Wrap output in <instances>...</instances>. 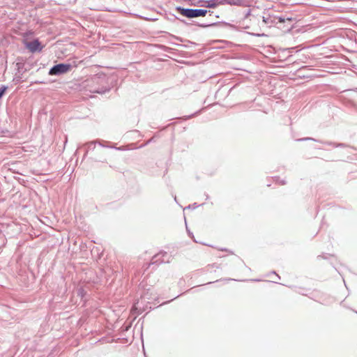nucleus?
I'll return each mask as SVG.
<instances>
[{
	"label": "nucleus",
	"instance_id": "obj_1",
	"mask_svg": "<svg viewBox=\"0 0 357 357\" xmlns=\"http://www.w3.org/2000/svg\"><path fill=\"white\" fill-rule=\"evenodd\" d=\"M82 87L86 91L100 94L109 91L111 89L105 74H98L87 78L82 82Z\"/></svg>",
	"mask_w": 357,
	"mask_h": 357
},
{
	"label": "nucleus",
	"instance_id": "obj_2",
	"mask_svg": "<svg viewBox=\"0 0 357 357\" xmlns=\"http://www.w3.org/2000/svg\"><path fill=\"white\" fill-rule=\"evenodd\" d=\"M73 68L70 63H60L53 66L49 70L50 75H61L69 72Z\"/></svg>",
	"mask_w": 357,
	"mask_h": 357
},
{
	"label": "nucleus",
	"instance_id": "obj_3",
	"mask_svg": "<svg viewBox=\"0 0 357 357\" xmlns=\"http://www.w3.org/2000/svg\"><path fill=\"white\" fill-rule=\"evenodd\" d=\"M292 19L289 17L287 15H268L266 17H263V22H264L266 24H270V26L273 24H278L279 22H292Z\"/></svg>",
	"mask_w": 357,
	"mask_h": 357
},
{
	"label": "nucleus",
	"instance_id": "obj_4",
	"mask_svg": "<svg viewBox=\"0 0 357 357\" xmlns=\"http://www.w3.org/2000/svg\"><path fill=\"white\" fill-rule=\"evenodd\" d=\"M171 256L166 252H160L155 255L151 259V264H160L162 263H169Z\"/></svg>",
	"mask_w": 357,
	"mask_h": 357
},
{
	"label": "nucleus",
	"instance_id": "obj_5",
	"mask_svg": "<svg viewBox=\"0 0 357 357\" xmlns=\"http://www.w3.org/2000/svg\"><path fill=\"white\" fill-rule=\"evenodd\" d=\"M24 45L26 48H27L31 53L40 52L43 48V46L38 38L34 39L32 41L26 42Z\"/></svg>",
	"mask_w": 357,
	"mask_h": 357
},
{
	"label": "nucleus",
	"instance_id": "obj_6",
	"mask_svg": "<svg viewBox=\"0 0 357 357\" xmlns=\"http://www.w3.org/2000/svg\"><path fill=\"white\" fill-rule=\"evenodd\" d=\"M208 11L206 9H192L190 8V18L205 16Z\"/></svg>",
	"mask_w": 357,
	"mask_h": 357
},
{
	"label": "nucleus",
	"instance_id": "obj_7",
	"mask_svg": "<svg viewBox=\"0 0 357 357\" xmlns=\"http://www.w3.org/2000/svg\"><path fill=\"white\" fill-rule=\"evenodd\" d=\"M176 10L179 12L181 15L188 18H190V8H185L181 6H176Z\"/></svg>",
	"mask_w": 357,
	"mask_h": 357
},
{
	"label": "nucleus",
	"instance_id": "obj_8",
	"mask_svg": "<svg viewBox=\"0 0 357 357\" xmlns=\"http://www.w3.org/2000/svg\"><path fill=\"white\" fill-rule=\"evenodd\" d=\"M220 1L221 0H208L206 1V4L204 5V6L209 8H214L218 6L221 5L220 3ZM202 6H204V5H202Z\"/></svg>",
	"mask_w": 357,
	"mask_h": 357
},
{
	"label": "nucleus",
	"instance_id": "obj_9",
	"mask_svg": "<svg viewBox=\"0 0 357 357\" xmlns=\"http://www.w3.org/2000/svg\"><path fill=\"white\" fill-rule=\"evenodd\" d=\"M242 0H221L220 2L221 5H234L241 6L242 4Z\"/></svg>",
	"mask_w": 357,
	"mask_h": 357
},
{
	"label": "nucleus",
	"instance_id": "obj_10",
	"mask_svg": "<svg viewBox=\"0 0 357 357\" xmlns=\"http://www.w3.org/2000/svg\"><path fill=\"white\" fill-rule=\"evenodd\" d=\"M307 140H312V141H315V142H319L320 143H322V144H327V145H329V146H332L333 147H335V142L319 141V140H317V139H315L314 138H312V137H304V138H301V139H297V141H307Z\"/></svg>",
	"mask_w": 357,
	"mask_h": 357
},
{
	"label": "nucleus",
	"instance_id": "obj_11",
	"mask_svg": "<svg viewBox=\"0 0 357 357\" xmlns=\"http://www.w3.org/2000/svg\"><path fill=\"white\" fill-rule=\"evenodd\" d=\"M98 141H91L83 145V147H86L87 149L89 151H93L96 148V144Z\"/></svg>",
	"mask_w": 357,
	"mask_h": 357
},
{
	"label": "nucleus",
	"instance_id": "obj_12",
	"mask_svg": "<svg viewBox=\"0 0 357 357\" xmlns=\"http://www.w3.org/2000/svg\"><path fill=\"white\" fill-rule=\"evenodd\" d=\"M293 20L292 22H282V24H287L286 25L284 26V29L285 31H290L293 27H294V24L295 23V18H293L291 17H290Z\"/></svg>",
	"mask_w": 357,
	"mask_h": 357
},
{
	"label": "nucleus",
	"instance_id": "obj_13",
	"mask_svg": "<svg viewBox=\"0 0 357 357\" xmlns=\"http://www.w3.org/2000/svg\"><path fill=\"white\" fill-rule=\"evenodd\" d=\"M97 143L99 144V146H100L102 147H106V148H110V149H117V150H121V149L120 147H114V146L107 145L105 144V143H107L106 142L98 141Z\"/></svg>",
	"mask_w": 357,
	"mask_h": 357
},
{
	"label": "nucleus",
	"instance_id": "obj_14",
	"mask_svg": "<svg viewBox=\"0 0 357 357\" xmlns=\"http://www.w3.org/2000/svg\"><path fill=\"white\" fill-rule=\"evenodd\" d=\"M7 89L8 86L6 85H1L0 86V100L2 98Z\"/></svg>",
	"mask_w": 357,
	"mask_h": 357
},
{
	"label": "nucleus",
	"instance_id": "obj_15",
	"mask_svg": "<svg viewBox=\"0 0 357 357\" xmlns=\"http://www.w3.org/2000/svg\"><path fill=\"white\" fill-rule=\"evenodd\" d=\"M217 24H218V22H213V23H211V24H198L197 26H199V27H202V28H206V27H209V26H215Z\"/></svg>",
	"mask_w": 357,
	"mask_h": 357
},
{
	"label": "nucleus",
	"instance_id": "obj_16",
	"mask_svg": "<svg viewBox=\"0 0 357 357\" xmlns=\"http://www.w3.org/2000/svg\"><path fill=\"white\" fill-rule=\"evenodd\" d=\"M199 206V205L197 204V203H194L192 205H189L187 208H196Z\"/></svg>",
	"mask_w": 357,
	"mask_h": 357
},
{
	"label": "nucleus",
	"instance_id": "obj_17",
	"mask_svg": "<svg viewBox=\"0 0 357 357\" xmlns=\"http://www.w3.org/2000/svg\"><path fill=\"white\" fill-rule=\"evenodd\" d=\"M77 294L79 296L83 297L84 295V289L82 288H80L78 289Z\"/></svg>",
	"mask_w": 357,
	"mask_h": 357
},
{
	"label": "nucleus",
	"instance_id": "obj_18",
	"mask_svg": "<svg viewBox=\"0 0 357 357\" xmlns=\"http://www.w3.org/2000/svg\"><path fill=\"white\" fill-rule=\"evenodd\" d=\"M231 280H235L234 279H232V278H223V279H220V280H217L215 282H219V281H231Z\"/></svg>",
	"mask_w": 357,
	"mask_h": 357
},
{
	"label": "nucleus",
	"instance_id": "obj_19",
	"mask_svg": "<svg viewBox=\"0 0 357 357\" xmlns=\"http://www.w3.org/2000/svg\"><path fill=\"white\" fill-rule=\"evenodd\" d=\"M85 148V150H84V155H83V159H85L89 153V149H86V147H84Z\"/></svg>",
	"mask_w": 357,
	"mask_h": 357
},
{
	"label": "nucleus",
	"instance_id": "obj_20",
	"mask_svg": "<svg viewBox=\"0 0 357 357\" xmlns=\"http://www.w3.org/2000/svg\"><path fill=\"white\" fill-rule=\"evenodd\" d=\"M345 144L343 143H338L335 144V147H344Z\"/></svg>",
	"mask_w": 357,
	"mask_h": 357
},
{
	"label": "nucleus",
	"instance_id": "obj_21",
	"mask_svg": "<svg viewBox=\"0 0 357 357\" xmlns=\"http://www.w3.org/2000/svg\"><path fill=\"white\" fill-rule=\"evenodd\" d=\"M223 24H224L225 26H229V27H234V25H232V24H229V23H228V22H223Z\"/></svg>",
	"mask_w": 357,
	"mask_h": 357
},
{
	"label": "nucleus",
	"instance_id": "obj_22",
	"mask_svg": "<svg viewBox=\"0 0 357 357\" xmlns=\"http://www.w3.org/2000/svg\"><path fill=\"white\" fill-rule=\"evenodd\" d=\"M198 113H199V111L195 112V114H192V115L190 116H188L186 119H190L191 117L192 116H195L196 114H197Z\"/></svg>",
	"mask_w": 357,
	"mask_h": 357
},
{
	"label": "nucleus",
	"instance_id": "obj_23",
	"mask_svg": "<svg viewBox=\"0 0 357 357\" xmlns=\"http://www.w3.org/2000/svg\"><path fill=\"white\" fill-rule=\"evenodd\" d=\"M154 141H155L154 137H152V138H151V139L147 142V144L151 143V142H154Z\"/></svg>",
	"mask_w": 357,
	"mask_h": 357
},
{
	"label": "nucleus",
	"instance_id": "obj_24",
	"mask_svg": "<svg viewBox=\"0 0 357 357\" xmlns=\"http://www.w3.org/2000/svg\"><path fill=\"white\" fill-rule=\"evenodd\" d=\"M94 161H99V162H106V159L104 158L102 160H99L94 159Z\"/></svg>",
	"mask_w": 357,
	"mask_h": 357
},
{
	"label": "nucleus",
	"instance_id": "obj_25",
	"mask_svg": "<svg viewBox=\"0 0 357 357\" xmlns=\"http://www.w3.org/2000/svg\"><path fill=\"white\" fill-rule=\"evenodd\" d=\"M279 183H280L281 185H284V184H286V182H285L284 180L279 181Z\"/></svg>",
	"mask_w": 357,
	"mask_h": 357
},
{
	"label": "nucleus",
	"instance_id": "obj_26",
	"mask_svg": "<svg viewBox=\"0 0 357 357\" xmlns=\"http://www.w3.org/2000/svg\"><path fill=\"white\" fill-rule=\"evenodd\" d=\"M272 273L275 274V275H276V276H277L278 278H280V276H279L278 275H277V274H276V273H275V271H273V272H272Z\"/></svg>",
	"mask_w": 357,
	"mask_h": 357
},
{
	"label": "nucleus",
	"instance_id": "obj_27",
	"mask_svg": "<svg viewBox=\"0 0 357 357\" xmlns=\"http://www.w3.org/2000/svg\"><path fill=\"white\" fill-rule=\"evenodd\" d=\"M252 280L255 281V282L259 281V280Z\"/></svg>",
	"mask_w": 357,
	"mask_h": 357
},
{
	"label": "nucleus",
	"instance_id": "obj_28",
	"mask_svg": "<svg viewBox=\"0 0 357 357\" xmlns=\"http://www.w3.org/2000/svg\"><path fill=\"white\" fill-rule=\"evenodd\" d=\"M211 283H213V282H209L207 283V284H210Z\"/></svg>",
	"mask_w": 357,
	"mask_h": 357
}]
</instances>
